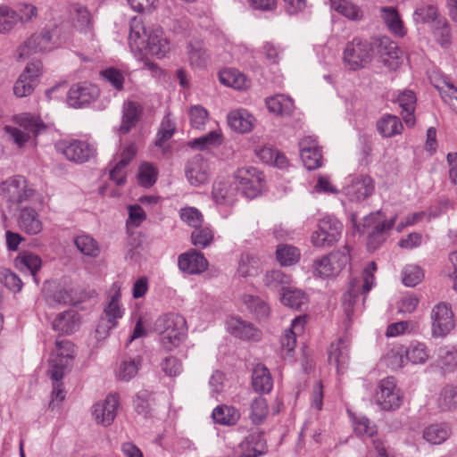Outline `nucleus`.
<instances>
[{"label": "nucleus", "instance_id": "nucleus-1", "mask_svg": "<svg viewBox=\"0 0 457 457\" xmlns=\"http://www.w3.org/2000/svg\"><path fill=\"white\" fill-rule=\"evenodd\" d=\"M129 43L132 51H146L158 58L164 57L170 51V42L162 28L157 25L145 26L137 18L130 21Z\"/></svg>", "mask_w": 457, "mask_h": 457}, {"label": "nucleus", "instance_id": "nucleus-2", "mask_svg": "<svg viewBox=\"0 0 457 457\" xmlns=\"http://www.w3.org/2000/svg\"><path fill=\"white\" fill-rule=\"evenodd\" d=\"M154 328L160 335L162 345L168 351L177 348L187 333L186 320L177 313L160 316L154 322Z\"/></svg>", "mask_w": 457, "mask_h": 457}, {"label": "nucleus", "instance_id": "nucleus-3", "mask_svg": "<svg viewBox=\"0 0 457 457\" xmlns=\"http://www.w3.org/2000/svg\"><path fill=\"white\" fill-rule=\"evenodd\" d=\"M20 128L5 126L4 131L10 139L19 147L23 148L28 143L37 145L36 137L46 129L43 120L34 115L25 113L16 118Z\"/></svg>", "mask_w": 457, "mask_h": 457}, {"label": "nucleus", "instance_id": "nucleus-4", "mask_svg": "<svg viewBox=\"0 0 457 457\" xmlns=\"http://www.w3.org/2000/svg\"><path fill=\"white\" fill-rule=\"evenodd\" d=\"M342 60L345 66L351 71L363 69L372 60V46L367 40L354 37L346 43Z\"/></svg>", "mask_w": 457, "mask_h": 457}, {"label": "nucleus", "instance_id": "nucleus-5", "mask_svg": "<svg viewBox=\"0 0 457 457\" xmlns=\"http://www.w3.org/2000/svg\"><path fill=\"white\" fill-rule=\"evenodd\" d=\"M350 262L348 246L334 251L313 262V273L317 277L329 278L337 276Z\"/></svg>", "mask_w": 457, "mask_h": 457}, {"label": "nucleus", "instance_id": "nucleus-6", "mask_svg": "<svg viewBox=\"0 0 457 457\" xmlns=\"http://www.w3.org/2000/svg\"><path fill=\"white\" fill-rule=\"evenodd\" d=\"M0 195L9 203L21 205L31 201L36 191L22 176H12L0 184Z\"/></svg>", "mask_w": 457, "mask_h": 457}, {"label": "nucleus", "instance_id": "nucleus-7", "mask_svg": "<svg viewBox=\"0 0 457 457\" xmlns=\"http://www.w3.org/2000/svg\"><path fill=\"white\" fill-rule=\"evenodd\" d=\"M234 179L237 190L247 198L256 197L263 187L262 173L253 166L237 169Z\"/></svg>", "mask_w": 457, "mask_h": 457}, {"label": "nucleus", "instance_id": "nucleus-8", "mask_svg": "<svg viewBox=\"0 0 457 457\" xmlns=\"http://www.w3.org/2000/svg\"><path fill=\"white\" fill-rule=\"evenodd\" d=\"M55 150L75 163H84L96 155L93 145L83 140H59L54 145Z\"/></svg>", "mask_w": 457, "mask_h": 457}, {"label": "nucleus", "instance_id": "nucleus-9", "mask_svg": "<svg viewBox=\"0 0 457 457\" xmlns=\"http://www.w3.org/2000/svg\"><path fill=\"white\" fill-rule=\"evenodd\" d=\"M74 345L68 340H57L55 350L49 360L48 374L52 380H62L66 368L73 358Z\"/></svg>", "mask_w": 457, "mask_h": 457}, {"label": "nucleus", "instance_id": "nucleus-10", "mask_svg": "<svg viewBox=\"0 0 457 457\" xmlns=\"http://www.w3.org/2000/svg\"><path fill=\"white\" fill-rule=\"evenodd\" d=\"M431 335L434 338H442L455 328L454 315L446 303L436 304L430 312Z\"/></svg>", "mask_w": 457, "mask_h": 457}, {"label": "nucleus", "instance_id": "nucleus-11", "mask_svg": "<svg viewBox=\"0 0 457 457\" xmlns=\"http://www.w3.org/2000/svg\"><path fill=\"white\" fill-rule=\"evenodd\" d=\"M343 230L342 223L335 217L326 216L320 220L318 229L312 235V243L316 247H324L338 241Z\"/></svg>", "mask_w": 457, "mask_h": 457}, {"label": "nucleus", "instance_id": "nucleus-12", "mask_svg": "<svg viewBox=\"0 0 457 457\" xmlns=\"http://www.w3.org/2000/svg\"><path fill=\"white\" fill-rule=\"evenodd\" d=\"M41 68V62L38 61L27 64L13 86V93L17 97H25L33 93L38 82Z\"/></svg>", "mask_w": 457, "mask_h": 457}, {"label": "nucleus", "instance_id": "nucleus-13", "mask_svg": "<svg viewBox=\"0 0 457 457\" xmlns=\"http://www.w3.org/2000/svg\"><path fill=\"white\" fill-rule=\"evenodd\" d=\"M376 402L382 410L391 411L401 404V395L393 377L382 379L376 393Z\"/></svg>", "mask_w": 457, "mask_h": 457}, {"label": "nucleus", "instance_id": "nucleus-14", "mask_svg": "<svg viewBox=\"0 0 457 457\" xmlns=\"http://www.w3.org/2000/svg\"><path fill=\"white\" fill-rule=\"evenodd\" d=\"M375 182L369 175H358L351 179L344 192L351 202H362L373 195Z\"/></svg>", "mask_w": 457, "mask_h": 457}, {"label": "nucleus", "instance_id": "nucleus-15", "mask_svg": "<svg viewBox=\"0 0 457 457\" xmlns=\"http://www.w3.org/2000/svg\"><path fill=\"white\" fill-rule=\"evenodd\" d=\"M119 406V395L109 394L104 401L93 406L92 415L97 424L110 426L117 415Z\"/></svg>", "mask_w": 457, "mask_h": 457}, {"label": "nucleus", "instance_id": "nucleus-16", "mask_svg": "<svg viewBox=\"0 0 457 457\" xmlns=\"http://www.w3.org/2000/svg\"><path fill=\"white\" fill-rule=\"evenodd\" d=\"M98 88L88 83L73 85L67 93V103L74 108L83 107L97 98Z\"/></svg>", "mask_w": 457, "mask_h": 457}, {"label": "nucleus", "instance_id": "nucleus-17", "mask_svg": "<svg viewBox=\"0 0 457 457\" xmlns=\"http://www.w3.org/2000/svg\"><path fill=\"white\" fill-rule=\"evenodd\" d=\"M54 48L49 30L44 29L28 38L18 49L20 58H26L33 54L44 53Z\"/></svg>", "mask_w": 457, "mask_h": 457}, {"label": "nucleus", "instance_id": "nucleus-18", "mask_svg": "<svg viewBox=\"0 0 457 457\" xmlns=\"http://www.w3.org/2000/svg\"><path fill=\"white\" fill-rule=\"evenodd\" d=\"M185 173L192 186L204 185L208 182L210 178L209 163L202 155H195L187 163Z\"/></svg>", "mask_w": 457, "mask_h": 457}, {"label": "nucleus", "instance_id": "nucleus-19", "mask_svg": "<svg viewBox=\"0 0 457 457\" xmlns=\"http://www.w3.org/2000/svg\"><path fill=\"white\" fill-rule=\"evenodd\" d=\"M299 147L301 159L306 169L312 170L321 166L322 156L314 137L309 136L302 138Z\"/></svg>", "mask_w": 457, "mask_h": 457}, {"label": "nucleus", "instance_id": "nucleus-20", "mask_svg": "<svg viewBox=\"0 0 457 457\" xmlns=\"http://www.w3.org/2000/svg\"><path fill=\"white\" fill-rule=\"evenodd\" d=\"M377 53L384 65L390 70L399 67L402 52L389 37H384L378 40Z\"/></svg>", "mask_w": 457, "mask_h": 457}, {"label": "nucleus", "instance_id": "nucleus-21", "mask_svg": "<svg viewBox=\"0 0 457 457\" xmlns=\"http://www.w3.org/2000/svg\"><path fill=\"white\" fill-rule=\"evenodd\" d=\"M81 316L75 310L60 312L52 321V328L62 335H71L79 330Z\"/></svg>", "mask_w": 457, "mask_h": 457}, {"label": "nucleus", "instance_id": "nucleus-22", "mask_svg": "<svg viewBox=\"0 0 457 457\" xmlns=\"http://www.w3.org/2000/svg\"><path fill=\"white\" fill-rule=\"evenodd\" d=\"M178 262L180 270L187 274H199L208 268V261L204 255L195 250L179 255Z\"/></svg>", "mask_w": 457, "mask_h": 457}, {"label": "nucleus", "instance_id": "nucleus-23", "mask_svg": "<svg viewBox=\"0 0 457 457\" xmlns=\"http://www.w3.org/2000/svg\"><path fill=\"white\" fill-rule=\"evenodd\" d=\"M19 228L28 235H37L43 229L40 215L35 209L24 207L18 216Z\"/></svg>", "mask_w": 457, "mask_h": 457}, {"label": "nucleus", "instance_id": "nucleus-24", "mask_svg": "<svg viewBox=\"0 0 457 457\" xmlns=\"http://www.w3.org/2000/svg\"><path fill=\"white\" fill-rule=\"evenodd\" d=\"M227 328L229 333L241 339L258 340L260 338V331L253 324L237 317L228 319Z\"/></svg>", "mask_w": 457, "mask_h": 457}, {"label": "nucleus", "instance_id": "nucleus-25", "mask_svg": "<svg viewBox=\"0 0 457 457\" xmlns=\"http://www.w3.org/2000/svg\"><path fill=\"white\" fill-rule=\"evenodd\" d=\"M254 117L245 109H237L228 114L229 127L238 133L250 132L254 126Z\"/></svg>", "mask_w": 457, "mask_h": 457}, {"label": "nucleus", "instance_id": "nucleus-26", "mask_svg": "<svg viewBox=\"0 0 457 457\" xmlns=\"http://www.w3.org/2000/svg\"><path fill=\"white\" fill-rule=\"evenodd\" d=\"M380 18L386 24L388 30L395 37H403L406 35V29L398 13V11L392 6L380 7Z\"/></svg>", "mask_w": 457, "mask_h": 457}, {"label": "nucleus", "instance_id": "nucleus-27", "mask_svg": "<svg viewBox=\"0 0 457 457\" xmlns=\"http://www.w3.org/2000/svg\"><path fill=\"white\" fill-rule=\"evenodd\" d=\"M328 361L331 364L336 365L338 372L347 368L349 362V344L347 340L340 338L337 342L331 344Z\"/></svg>", "mask_w": 457, "mask_h": 457}, {"label": "nucleus", "instance_id": "nucleus-28", "mask_svg": "<svg viewBox=\"0 0 457 457\" xmlns=\"http://www.w3.org/2000/svg\"><path fill=\"white\" fill-rule=\"evenodd\" d=\"M237 191L231 181L220 179L213 184L212 197L217 204H232L236 201Z\"/></svg>", "mask_w": 457, "mask_h": 457}, {"label": "nucleus", "instance_id": "nucleus-29", "mask_svg": "<svg viewBox=\"0 0 457 457\" xmlns=\"http://www.w3.org/2000/svg\"><path fill=\"white\" fill-rule=\"evenodd\" d=\"M266 442L260 433L249 435L239 445L241 455L239 457H258L266 452Z\"/></svg>", "mask_w": 457, "mask_h": 457}, {"label": "nucleus", "instance_id": "nucleus-30", "mask_svg": "<svg viewBox=\"0 0 457 457\" xmlns=\"http://www.w3.org/2000/svg\"><path fill=\"white\" fill-rule=\"evenodd\" d=\"M142 112V107L139 104L128 101L125 102L122 107V120L120 126V132L127 134L130 131L137 122L138 121Z\"/></svg>", "mask_w": 457, "mask_h": 457}, {"label": "nucleus", "instance_id": "nucleus-31", "mask_svg": "<svg viewBox=\"0 0 457 457\" xmlns=\"http://www.w3.org/2000/svg\"><path fill=\"white\" fill-rule=\"evenodd\" d=\"M304 318L296 317L292 320L291 328L285 330L284 335L280 338V345L282 351L290 354L296 344V336L303 331Z\"/></svg>", "mask_w": 457, "mask_h": 457}, {"label": "nucleus", "instance_id": "nucleus-32", "mask_svg": "<svg viewBox=\"0 0 457 457\" xmlns=\"http://www.w3.org/2000/svg\"><path fill=\"white\" fill-rule=\"evenodd\" d=\"M15 264L21 270H28L35 283L38 284L37 273L41 269L42 260L37 254L28 251L20 253L15 259Z\"/></svg>", "mask_w": 457, "mask_h": 457}, {"label": "nucleus", "instance_id": "nucleus-33", "mask_svg": "<svg viewBox=\"0 0 457 457\" xmlns=\"http://www.w3.org/2000/svg\"><path fill=\"white\" fill-rule=\"evenodd\" d=\"M397 102L402 108L404 122L407 126L412 127L415 124L413 112L416 106L417 97L413 91L405 89L402 91L397 96Z\"/></svg>", "mask_w": 457, "mask_h": 457}, {"label": "nucleus", "instance_id": "nucleus-34", "mask_svg": "<svg viewBox=\"0 0 457 457\" xmlns=\"http://www.w3.org/2000/svg\"><path fill=\"white\" fill-rule=\"evenodd\" d=\"M266 106L270 112L281 116H290L295 110L293 99L285 95L267 98Z\"/></svg>", "mask_w": 457, "mask_h": 457}, {"label": "nucleus", "instance_id": "nucleus-35", "mask_svg": "<svg viewBox=\"0 0 457 457\" xmlns=\"http://www.w3.org/2000/svg\"><path fill=\"white\" fill-rule=\"evenodd\" d=\"M252 386L255 392L269 393L272 389L273 381L269 370L262 364H257L252 375Z\"/></svg>", "mask_w": 457, "mask_h": 457}, {"label": "nucleus", "instance_id": "nucleus-36", "mask_svg": "<svg viewBox=\"0 0 457 457\" xmlns=\"http://www.w3.org/2000/svg\"><path fill=\"white\" fill-rule=\"evenodd\" d=\"M436 366L445 373L454 371L457 367V349L452 345L440 347L437 353Z\"/></svg>", "mask_w": 457, "mask_h": 457}, {"label": "nucleus", "instance_id": "nucleus-37", "mask_svg": "<svg viewBox=\"0 0 457 457\" xmlns=\"http://www.w3.org/2000/svg\"><path fill=\"white\" fill-rule=\"evenodd\" d=\"M291 283V277L282 270H273L266 272L263 277L264 286L274 292H284Z\"/></svg>", "mask_w": 457, "mask_h": 457}, {"label": "nucleus", "instance_id": "nucleus-38", "mask_svg": "<svg viewBox=\"0 0 457 457\" xmlns=\"http://www.w3.org/2000/svg\"><path fill=\"white\" fill-rule=\"evenodd\" d=\"M407 362L414 365L425 364L430 357V351L428 345L420 341L411 342L408 347H405Z\"/></svg>", "mask_w": 457, "mask_h": 457}, {"label": "nucleus", "instance_id": "nucleus-39", "mask_svg": "<svg viewBox=\"0 0 457 457\" xmlns=\"http://www.w3.org/2000/svg\"><path fill=\"white\" fill-rule=\"evenodd\" d=\"M44 295L49 304H68L73 302L72 292L62 287L49 284L44 288Z\"/></svg>", "mask_w": 457, "mask_h": 457}, {"label": "nucleus", "instance_id": "nucleus-40", "mask_svg": "<svg viewBox=\"0 0 457 457\" xmlns=\"http://www.w3.org/2000/svg\"><path fill=\"white\" fill-rule=\"evenodd\" d=\"M220 82L229 87L242 90L249 87L250 81L236 69H225L220 72Z\"/></svg>", "mask_w": 457, "mask_h": 457}, {"label": "nucleus", "instance_id": "nucleus-41", "mask_svg": "<svg viewBox=\"0 0 457 457\" xmlns=\"http://www.w3.org/2000/svg\"><path fill=\"white\" fill-rule=\"evenodd\" d=\"M141 364L142 358L140 356H125L120 361L116 371L117 378L123 381L130 380L137 374Z\"/></svg>", "mask_w": 457, "mask_h": 457}, {"label": "nucleus", "instance_id": "nucleus-42", "mask_svg": "<svg viewBox=\"0 0 457 457\" xmlns=\"http://www.w3.org/2000/svg\"><path fill=\"white\" fill-rule=\"evenodd\" d=\"M451 433L447 424H432L424 429L423 437L431 445H440L449 438Z\"/></svg>", "mask_w": 457, "mask_h": 457}, {"label": "nucleus", "instance_id": "nucleus-43", "mask_svg": "<svg viewBox=\"0 0 457 457\" xmlns=\"http://www.w3.org/2000/svg\"><path fill=\"white\" fill-rule=\"evenodd\" d=\"M215 423L224 426L235 425L240 418V412L233 406L219 405L212 411Z\"/></svg>", "mask_w": 457, "mask_h": 457}, {"label": "nucleus", "instance_id": "nucleus-44", "mask_svg": "<svg viewBox=\"0 0 457 457\" xmlns=\"http://www.w3.org/2000/svg\"><path fill=\"white\" fill-rule=\"evenodd\" d=\"M377 129L382 137H391L401 133L403 125L398 117L387 114L378 120Z\"/></svg>", "mask_w": 457, "mask_h": 457}, {"label": "nucleus", "instance_id": "nucleus-45", "mask_svg": "<svg viewBox=\"0 0 457 457\" xmlns=\"http://www.w3.org/2000/svg\"><path fill=\"white\" fill-rule=\"evenodd\" d=\"M187 57L191 66L203 68L206 65L209 55L203 42L192 41L187 46Z\"/></svg>", "mask_w": 457, "mask_h": 457}, {"label": "nucleus", "instance_id": "nucleus-46", "mask_svg": "<svg viewBox=\"0 0 457 457\" xmlns=\"http://www.w3.org/2000/svg\"><path fill=\"white\" fill-rule=\"evenodd\" d=\"M331 8L351 21H361L363 12L356 4L346 0H329Z\"/></svg>", "mask_w": 457, "mask_h": 457}, {"label": "nucleus", "instance_id": "nucleus-47", "mask_svg": "<svg viewBox=\"0 0 457 457\" xmlns=\"http://www.w3.org/2000/svg\"><path fill=\"white\" fill-rule=\"evenodd\" d=\"M280 301L286 306L299 310L303 305L306 304L308 298L302 290L288 286L282 293Z\"/></svg>", "mask_w": 457, "mask_h": 457}, {"label": "nucleus", "instance_id": "nucleus-48", "mask_svg": "<svg viewBox=\"0 0 457 457\" xmlns=\"http://www.w3.org/2000/svg\"><path fill=\"white\" fill-rule=\"evenodd\" d=\"M257 156L264 162L283 168L287 161L283 154L271 146H262L255 150Z\"/></svg>", "mask_w": 457, "mask_h": 457}, {"label": "nucleus", "instance_id": "nucleus-49", "mask_svg": "<svg viewBox=\"0 0 457 457\" xmlns=\"http://www.w3.org/2000/svg\"><path fill=\"white\" fill-rule=\"evenodd\" d=\"M386 365L391 370H399L407 363L405 346L395 345L387 351L384 356Z\"/></svg>", "mask_w": 457, "mask_h": 457}, {"label": "nucleus", "instance_id": "nucleus-50", "mask_svg": "<svg viewBox=\"0 0 457 457\" xmlns=\"http://www.w3.org/2000/svg\"><path fill=\"white\" fill-rule=\"evenodd\" d=\"M268 413L269 407L265 398L257 396L251 401L249 418L253 424H262Z\"/></svg>", "mask_w": 457, "mask_h": 457}, {"label": "nucleus", "instance_id": "nucleus-51", "mask_svg": "<svg viewBox=\"0 0 457 457\" xmlns=\"http://www.w3.org/2000/svg\"><path fill=\"white\" fill-rule=\"evenodd\" d=\"M437 405L443 411L454 410L457 407V388L448 385L440 391Z\"/></svg>", "mask_w": 457, "mask_h": 457}, {"label": "nucleus", "instance_id": "nucleus-52", "mask_svg": "<svg viewBox=\"0 0 457 457\" xmlns=\"http://www.w3.org/2000/svg\"><path fill=\"white\" fill-rule=\"evenodd\" d=\"M73 26L83 33L89 32L92 28L91 15L88 10L82 6L76 4L73 6Z\"/></svg>", "mask_w": 457, "mask_h": 457}, {"label": "nucleus", "instance_id": "nucleus-53", "mask_svg": "<svg viewBox=\"0 0 457 457\" xmlns=\"http://www.w3.org/2000/svg\"><path fill=\"white\" fill-rule=\"evenodd\" d=\"M276 257L282 266H291L297 262L300 258V253L293 245H280L277 248Z\"/></svg>", "mask_w": 457, "mask_h": 457}, {"label": "nucleus", "instance_id": "nucleus-54", "mask_svg": "<svg viewBox=\"0 0 457 457\" xmlns=\"http://www.w3.org/2000/svg\"><path fill=\"white\" fill-rule=\"evenodd\" d=\"M74 243L78 250L85 255L96 257L100 253L97 242L89 235L76 237Z\"/></svg>", "mask_w": 457, "mask_h": 457}, {"label": "nucleus", "instance_id": "nucleus-55", "mask_svg": "<svg viewBox=\"0 0 457 457\" xmlns=\"http://www.w3.org/2000/svg\"><path fill=\"white\" fill-rule=\"evenodd\" d=\"M120 293L119 290L115 291L113 295L111 297L110 302L104 307L102 316L118 324V320L123 315V312L120 308Z\"/></svg>", "mask_w": 457, "mask_h": 457}, {"label": "nucleus", "instance_id": "nucleus-56", "mask_svg": "<svg viewBox=\"0 0 457 457\" xmlns=\"http://www.w3.org/2000/svg\"><path fill=\"white\" fill-rule=\"evenodd\" d=\"M192 244L200 248L207 247L213 240V232L209 227H197L191 234Z\"/></svg>", "mask_w": 457, "mask_h": 457}, {"label": "nucleus", "instance_id": "nucleus-57", "mask_svg": "<svg viewBox=\"0 0 457 457\" xmlns=\"http://www.w3.org/2000/svg\"><path fill=\"white\" fill-rule=\"evenodd\" d=\"M423 278V270L414 264L406 265L402 271V280L406 287H415Z\"/></svg>", "mask_w": 457, "mask_h": 457}, {"label": "nucleus", "instance_id": "nucleus-58", "mask_svg": "<svg viewBox=\"0 0 457 457\" xmlns=\"http://www.w3.org/2000/svg\"><path fill=\"white\" fill-rule=\"evenodd\" d=\"M189 120L192 128L203 129L209 118L207 110L200 105H193L188 111Z\"/></svg>", "mask_w": 457, "mask_h": 457}, {"label": "nucleus", "instance_id": "nucleus-59", "mask_svg": "<svg viewBox=\"0 0 457 457\" xmlns=\"http://www.w3.org/2000/svg\"><path fill=\"white\" fill-rule=\"evenodd\" d=\"M257 260L249 253H243L240 257L237 275L240 278L253 276L257 271Z\"/></svg>", "mask_w": 457, "mask_h": 457}, {"label": "nucleus", "instance_id": "nucleus-60", "mask_svg": "<svg viewBox=\"0 0 457 457\" xmlns=\"http://www.w3.org/2000/svg\"><path fill=\"white\" fill-rule=\"evenodd\" d=\"M19 21V14L7 6H0V33L10 31Z\"/></svg>", "mask_w": 457, "mask_h": 457}, {"label": "nucleus", "instance_id": "nucleus-61", "mask_svg": "<svg viewBox=\"0 0 457 457\" xmlns=\"http://www.w3.org/2000/svg\"><path fill=\"white\" fill-rule=\"evenodd\" d=\"M221 143V136L217 130H212L208 134L195 138L191 146L196 149H205L212 146L219 145Z\"/></svg>", "mask_w": 457, "mask_h": 457}, {"label": "nucleus", "instance_id": "nucleus-62", "mask_svg": "<svg viewBox=\"0 0 457 457\" xmlns=\"http://www.w3.org/2000/svg\"><path fill=\"white\" fill-rule=\"evenodd\" d=\"M438 18L437 8L435 5L429 4L417 8L413 14V19L416 22L428 23L434 22Z\"/></svg>", "mask_w": 457, "mask_h": 457}, {"label": "nucleus", "instance_id": "nucleus-63", "mask_svg": "<svg viewBox=\"0 0 457 457\" xmlns=\"http://www.w3.org/2000/svg\"><path fill=\"white\" fill-rule=\"evenodd\" d=\"M180 219L192 228L200 227L203 223L201 212L195 207H185L179 211Z\"/></svg>", "mask_w": 457, "mask_h": 457}, {"label": "nucleus", "instance_id": "nucleus-64", "mask_svg": "<svg viewBox=\"0 0 457 457\" xmlns=\"http://www.w3.org/2000/svg\"><path fill=\"white\" fill-rule=\"evenodd\" d=\"M101 76L117 91H121L123 89L125 79L120 71L115 68H108L101 71Z\"/></svg>", "mask_w": 457, "mask_h": 457}]
</instances>
